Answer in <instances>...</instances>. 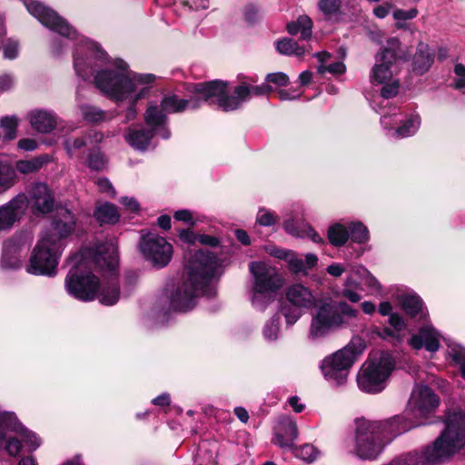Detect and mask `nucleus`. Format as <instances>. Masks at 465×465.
I'll return each instance as SVG.
<instances>
[{"instance_id": "28", "label": "nucleus", "mask_w": 465, "mask_h": 465, "mask_svg": "<svg viewBox=\"0 0 465 465\" xmlns=\"http://www.w3.org/2000/svg\"><path fill=\"white\" fill-rule=\"evenodd\" d=\"M317 57L320 64L317 67V72L320 74L329 73L333 76L343 74L346 72V65L341 61L327 64L331 54L328 52H319L313 54Z\"/></svg>"}, {"instance_id": "49", "label": "nucleus", "mask_w": 465, "mask_h": 465, "mask_svg": "<svg viewBox=\"0 0 465 465\" xmlns=\"http://www.w3.org/2000/svg\"><path fill=\"white\" fill-rule=\"evenodd\" d=\"M341 5V0H319L318 8L327 18L337 15Z\"/></svg>"}, {"instance_id": "38", "label": "nucleus", "mask_w": 465, "mask_h": 465, "mask_svg": "<svg viewBox=\"0 0 465 465\" xmlns=\"http://www.w3.org/2000/svg\"><path fill=\"white\" fill-rule=\"evenodd\" d=\"M84 164L92 171H103L105 169L107 161L104 154L99 148H93L85 159Z\"/></svg>"}, {"instance_id": "9", "label": "nucleus", "mask_w": 465, "mask_h": 465, "mask_svg": "<svg viewBox=\"0 0 465 465\" xmlns=\"http://www.w3.org/2000/svg\"><path fill=\"white\" fill-rule=\"evenodd\" d=\"M393 356L387 351L371 354L362 364L357 375L359 389L368 394L381 392L395 368Z\"/></svg>"}, {"instance_id": "3", "label": "nucleus", "mask_w": 465, "mask_h": 465, "mask_svg": "<svg viewBox=\"0 0 465 465\" xmlns=\"http://www.w3.org/2000/svg\"><path fill=\"white\" fill-rule=\"evenodd\" d=\"M220 267V260L213 252L198 250L190 253L183 279L171 289H164V295L156 308L157 315L165 316L170 312H185L195 307L200 296H215L216 288L213 280L221 274Z\"/></svg>"}, {"instance_id": "25", "label": "nucleus", "mask_w": 465, "mask_h": 465, "mask_svg": "<svg viewBox=\"0 0 465 465\" xmlns=\"http://www.w3.org/2000/svg\"><path fill=\"white\" fill-rule=\"evenodd\" d=\"M401 306L404 312L411 318L426 321L428 311L424 308L421 298L416 293H405L401 295Z\"/></svg>"}, {"instance_id": "47", "label": "nucleus", "mask_w": 465, "mask_h": 465, "mask_svg": "<svg viewBox=\"0 0 465 465\" xmlns=\"http://www.w3.org/2000/svg\"><path fill=\"white\" fill-rule=\"evenodd\" d=\"M279 222V216L275 212L266 209L264 207L259 208L256 215V223L263 227H270Z\"/></svg>"}, {"instance_id": "8", "label": "nucleus", "mask_w": 465, "mask_h": 465, "mask_svg": "<svg viewBox=\"0 0 465 465\" xmlns=\"http://www.w3.org/2000/svg\"><path fill=\"white\" fill-rule=\"evenodd\" d=\"M364 350L363 341L355 337L342 349L324 357L319 365L324 379L336 386L344 384L351 369Z\"/></svg>"}, {"instance_id": "46", "label": "nucleus", "mask_w": 465, "mask_h": 465, "mask_svg": "<svg viewBox=\"0 0 465 465\" xmlns=\"http://www.w3.org/2000/svg\"><path fill=\"white\" fill-rule=\"evenodd\" d=\"M302 309L288 302L282 304L281 313L284 316L287 325H293L302 317Z\"/></svg>"}, {"instance_id": "50", "label": "nucleus", "mask_w": 465, "mask_h": 465, "mask_svg": "<svg viewBox=\"0 0 465 465\" xmlns=\"http://www.w3.org/2000/svg\"><path fill=\"white\" fill-rule=\"evenodd\" d=\"M381 85L382 87L381 90V96L383 98L382 103L386 104H382L381 108H385L389 104V102L387 100L398 94L400 89V83L399 80L394 79Z\"/></svg>"}, {"instance_id": "2", "label": "nucleus", "mask_w": 465, "mask_h": 465, "mask_svg": "<svg viewBox=\"0 0 465 465\" xmlns=\"http://www.w3.org/2000/svg\"><path fill=\"white\" fill-rule=\"evenodd\" d=\"M67 262L71 268L64 286L71 296L85 302L97 297L106 306L118 302L119 256L114 239L84 247L73 254Z\"/></svg>"}, {"instance_id": "45", "label": "nucleus", "mask_w": 465, "mask_h": 465, "mask_svg": "<svg viewBox=\"0 0 465 465\" xmlns=\"http://www.w3.org/2000/svg\"><path fill=\"white\" fill-rule=\"evenodd\" d=\"M21 432V441L24 446L28 448L29 451H35L36 449H38L41 444L42 440L39 439L35 433L33 431L28 430L27 429L24 428L22 425L19 427L18 430Z\"/></svg>"}, {"instance_id": "55", "label": "nucleus", "mask_w": 465, "mask_h": 465, "mask_svg": "<svg viewBox=\"0 0 465 465\" xmlns=\"http://www.w3.org/2000/svg\"><path fill=\"white\" fill-rule=\"evenodd\" d=\"M454 73L457 75V79L454 81V87L457 90L465 89V65L462 64H457L454 67Z\"/></svg>"}, {"instance_id": "6", "label": "nucleus", "mask_w": 465, "mask_h": 465, "mask_svg": "<svg viewBox=\"0 0 465 465\" xmlns=\"http://www.w3.org/2000/svg\"><path fill=\"white\" fill-rule=\"evenodd\" d=\"M354 425L352 434L343 443L345 452L361 461L377 460L386 447L378 427L364 418L356 419Z\"/></svg>"}, {"instance_id": "39", "label": "nucleus", "mask_w": 465, "mask_h": 465, "mask_svg": "<svg viewBox=\"0 0 465 465\" xmlns=\"http://www.w3.org/2000/svg\"><path fill=\"white\" fill-rule=\"evenodd\" d=\"M288 450H290L295 457L306 462L314 461L319 455L318 450L309 443L303 444L300 447L293 444V446L290 447Z\"/></svg>"}, {"instance_id": "16", "label": "nucleus", "mask_w": 465, "mask_h": 465, "mask_svg": "<svg viewBox=\"0 0 465 465\" xmlns=\"http://www.w3.org/2000/svg\"><path fill=\"white\" fill-rule=\"evenodd\" d=\"M372 424L378 427V432L385 440L387 446L396 437L422 425L423 422L416 420L406 410L401 415H395L383 420H372Z\"/></svg>"}, {"instance_id": "7", "label": "nucleus", "mask_w": 465, "mask_h": 465, "mask_svg": "<svg viewBox=\"0 0 465 465\" xmlns=\"http://www.w3.org/2000/svg\"><path fill=\"white\" fill-rule=\"evenodd\" d=\"M249 270L252 277V305L257 311L264 312L275 301L283 279L274 267L264 262H251Z\"/></svg>"}, {"instance_id": "36", "label": "nucleus", "mask_w": 465, "mask_h": 465, "mask_svg": "<svg viewBox=\"0 0 465 465\" xmlns=\"http://www.w3.org/2000/svg\"><path fill=\"white\" fill-rule=\"evenodd\" d=\"M16 180L15 169L6 162H0V194L12 188Z\"/></svg>"}, {"instance_id": "41", "label": "nucleus", "mask_w": 465, "mask_h": 465, "mask_svg": "<svg viewBox=\"0 0 465 465\" xmlns=\"http://www.w3.org/2000/svg\"><path fill=\"white\" fill-rule=\"evenodd\" d=\"M349 238L357 243H364L368 242L369 231L367 227L361 222H351L348 225Z\"/></svg>"}, {"instance_id": "27", "label": "nucleus", "mask_w": 465, "mask_h": 465, "mask_svg": "<svg viewBox=\"0 0 465 465\" xmlns=\"http://www.w3.org/2000/svg\"><path fill=\"white\" fill-rule=\"evenodd\" d=\"M381 114L380 123L388 137L393 138V132L397 130L400 124L402 122V111L398 110L396 107L389 108L387 112L377 110Z\"/></svg>"}, {"instance_id": "32", "label": "nucleus", "mask_w": 465, "mask_h": 465, "mask_svg": "<svg viewBox=\"0 0 465 465\" xmlns=\"http://www.w3.org/2000/svg\"><path fill=\"white\" fill-rule=\"evenodd\" d=\"M52 159L48 154H42L31 160H19L15 163V170L23 174L35 173L50 163Z\"/></svg>"}, {"instance_id": "23", "label": "nucleus", "mask_w": 465, "mask_h": 465, "mask_svg": "<svg viewBox=\"0 0 465 465\" xmlns=\"http://www.w3.org/2000/svg\"><path fill=\"white\" fill-rule=\"evenodd\" d=\"M435 61V50L425 43H419L411 59V70L415 74L427 73Z\"/></svg>"}, {"instance_id": "61", "label": "nucleus", "mask_w": 465, "mask_h": 465, "mask_svg": "<svg viewBox=\"0 0 465 465\" xmlns=\"http://www.w3.org/2000/svg\"><path fill=\"white\" fill-rule=\"evenodd\" d=\"M303 238L307 237L315 243H323L324 241L322 236L309 224L302 223Z\"/></svg>"}, {"instance_id": "63", "label": "nucleus", "mask_w": 465, "mask_h": 465, "mask_svg": "<svg viewBox=\"0 0 465 465\" xmlns=\"http://www.w3.org/2000/svg\"><path fill=\"white\" fill-rule=\"evenodd\" d=\"M198 242L210 247H217L221 243L218 237L209 234H198Z\"/></svg>"}, {"instance_id": "24", "label": "nucleus", "mask_w": 465, "mask_h": 465, "mask_svg": "<svg viewBox=\"0 0 465 465\" xmlns=\"http://www.w3.org/2000/svg\"><path fill=\"white\" fill-rule=\"evenodd\" d=\"M29 120L32 127L35 131L48 134L55 128L58 117L53 111L41 109L31 112Z\"/></svg>"}, {"instance_id": "1", "label": "nucleus", "mask_w": 465, "mask_h": 465, "mask_svg": "<svg viewBox=\"0 0 465 465\" xmlns=\"http://www.w3.org/2000/svg\"><path fill=\"white\" fill-rule=\"evenodd\" d=\"M24 5L29 14L44 26L60 35V38L52 40L51 50L54 55H61L72 44L76 74L86 81L95 73L94 83L97 89L118 104L128 103L124 122L135 119L136 104L149 94L156 75L131 71L128 64L120 58L109 60L108 54L99 44L79 35L64 18L43 3L24 0Z\"/></svg>"}, {"instance_id": "20", "label": "nucleus", "mask_w": 465, "mask_h": 465, "mask_svg": "<svg viewBox=\"0 0 465 465\" xmlns=\"http://www.w3.org/2000/svg\"><path fill=\"white\" fill-rule=\"evenodd\" d=\"M273 432V443L287 450L293 446L294 441L299 436L296 420L288 415H282L278 418Z\"/></svg>"}, {"instance_id": "35", "label": "nucleus", "mask_w": 465, "mask_h": 465, "mask_svg": "<svg viewBox=\"0 0 465 465\" xmlns=\"http://www.w3.org/2000/svg\"><path fill=\"white\" fill-rule=\"evenodd\" d=\"M327 237L331 245L343 246L349 240L348 227L340 223H333L327 230Z\"/></svg>"}, {"instance_id": "64", "label": "nucleus", "mask_w": 465, "mask_h": 465, "mask_svg": "<svg viewBox=\"0 0 465 465\" xmlns=\"http://www.w3.org/2000/svg\"><path fill=\"white\" fill-rule=\"evenodd\" d=\"M120 203L132 213H136L140 209L139 203L134 197H122Z\"/></svg>"}, {"instance_id": "57", "label": "nucleus", "mask_w": 465, "mask_h": 465, "mask_svg": "<svg viewBox=\"0 0 465 465\" xmlns=\"http://www.w3.org/2000/svg\"><path fill=\"white\" fill-rule=\"evenodd\" d=\"M287 262L289 269L294 273H299L305 271L304 262L301 258H298L293 252H292L287 259Z\"/></svg>"}, {"instance_id": "52", "label": "nucleus", "mask_w": 465, "mask_h": 465, "mask_svg": "<svg viewBox=\"0 0 465 465\" xmlns=\"http://www.w3.org/2000/svg\"><path fill=\"white\" fill-rule=\"evenodd\" d=\"M283 229L284 231L292 236L303 238L304 233L302 232V224H298V223L292 219H286L283 222Z\"/></svg>"}, {"instance_id": "54", "label": "nucleus", "mask_w": 465, "mask_h": 465, "mask_svg": "<svg viewBox=\"0 0 465 465\" xmlns=\"http://www.w3.org/2000/svg\"><path fill=\"white\" fill-rule=\"evenodd\" d=\"M173 218L176 221L183 222L192 226L197 223V220L194 219L193 212L188 209H181L174 212Z\"/></svg>"}, {"instance_id": "53", "label": "nucleus", "mask_w": 465, "mask_h": 465, "mask_svg": "<svg viewBox=\"0 0 465 465\" xmlns=\"http://www.w3.org/2000/svg\"><path fill=\"white\" fill-rule=\"evenodd\" d=\"M22 447V441L15 438H5V443L3 444L2 450L5 449L6 452L11 456H15L19 453Z\"/></svg>"}, {"instance_id": "37", "label": "nucleus", "mask_w": 465, "mask_h": 465, "mask_svg": "<svg viewBox=\"0 0 465 465\" xmlns=\"http://www.w3.org/2000/svg\"><path fill=\"white\" fill-rule=\"evenodd\" d=\"M280 323L281 317L279 314H274L264 323L262 336L266 341L273 342L280 338Z\"/></svg>"}, {"instance_id": "15", "label": "nucleus", "mask_w": 465, "mask_h": 465, "mask_svg": "<svg viewBox=\"0 0 465 465\" xmlns=\"http://www.w3.org/2000/svg\"><path fill=\"white\" fill-rule=\"evenodd\" d=\"M440 404L439 396L431 388L423 384H416L411 391L407 411L416 420L433 412Z\"/></svg>"}, {"instance_id": "5", "label": "nucleus", "mask_w": 465, "mask_h": 465, "mask_svg": "<svg viewBox=\"0 0 465 465\" xmlns=\"http://www.w3.org/2000/svg\"><path fill=\"white\" fill-rule=\"evenodd\" d=\"M286 300L296 307H314L307 338L312 343L322 342L335 331L346 328L359 312L345 302L331 298L316 300L312 291L302 284H293L286 290Z\"/></svg>"}, {"instance_id": "29", "label": "nucleus", "mask_w": 465, "mask_h": 465, "mask_svg": "<svg viewBox=\"0 0 465 465\" xmlns=\"http://www.w3.org/2000/svg\"><path fill=\"white\" fill-rule=\"evenodd\" d=\"M21 423L19 422L15 413L5 410L0 405V450L5 443L6 434L9 431L18 430Z\"/></svg>"}, {"instance_id": "33", "label": "nucleus", "mask_w": 465, "mask_h": 465, "mask_svg": "<svg viewBox=\"0 0 465 465\" xmlns=\"http://www.w3.org/2000/svg\"><path fill=\"white\" fill-rule=\"evenodd\" d=\"M94 215L99 223L108 224L116 223L120 218L116 206L111 203H105L97 206Z\"/></svg>"}, {"instance_id": "56", "label": "nucleus", "mask_w": 465, "mask_h": 465, "mask_svg": "<svg viewBox=\"0 0 465 465\" xmlns=\"http://www.w3.org/2000/svg\"><path fill=\"white\" fill-rule=\"evenodd\" d=\"M179 239L182 242L188 245H194L198 242V234L191 229H182L178 232Z\"/></svg>"}, {"instance_id": "31", "label": "nucleus", "mask_w": 465, "mask_h": 465, "mask_svg": "<svg viewBox=\"0 0 465 465\" xmlns=\"http://www.w3.org/2000/svg\"><path fill=\"white\" fill-rule=\"evenodd\" d=\"M286 29L290 35H296L300 34L301 40L308 41L312 35V21L307 15H301L296 21L289 23Z\"/></svg>"}, {"instance_id": "4", "label": "nucleus", "mask_w": 465, "mask_h": 465, "mask_svg": "<svg viewBox=\"0 0 465 465\" xmlns=\"http://www.w3.org/2000/svg\"><path fill=\"white\" fill-rule=\"evenodd\" d=\"M255 77H243L240 83L229 88L228 83L222 80H213L190 84L188 91L193 94L189 99L179 98L176 94L165 95L160 105H156L166 116L168 114H176L185 109L195 110L203 103L217 104L223 112H232L240 109L253 96H262L272 91L267 84H254Z\"/></svg>"}, {"instance_id": "19", "label": "nucleus", "mask_w": 465, "mask_h": 465, "mask_svg": "<svg viewBox=\"0 0 465 465\" xmlns=\"http://www.w3.org/2000/svg\"><path fill=\"white\" fill-rule=\"evenodd\" d=\"M441 333L429 322H424L418 331L412 334L408 343L415 350L425 349L430 353H435L440 350Z\"/></svg>"}, {"instance_id": "62", "label": "nucleus", "mask_w": 465, "mask_h": 465, "mask_svg": "<svg viewBox=\"0 0 465 465\" xmlns=\"http://www.w3.org/2000/svg\"><path fill=\"white\" fill-rule=\"evenodd\" d=\"M15 84V77L11 74L0 75V93L9 91Z\"/></svg>"}, {"instance_id": "44", "label": "nucleus", "mask_w": 465, "mask_h": 465, "mask_svg": "<svg viewBox=\"0 0 465 465\" xmlns=\"http://www.w3.org/2000/svg\"><path fill=\"white\" fill-rule=\"evenodd\" d=\"M360 288V283L348 276L344 282V288L341 290V295L351 302H358L361 299V295L356 292Z\"/></svg>"}, {"instance_id": "30", "label": "nucleus", "mask_w": 465, "mask_h": 465, "mask_svg": "<svg viewBox=\"0 0 465 465\" xmlns=\"http://www.w3.org/2000/svg\"><path fill=\"white\" fill-rule=\"evenodd\" d=\"M276 49L280 54L284 55H295L297 57H302L308 53L312 47L308 43L301 45L293 39L283 38L277 41Z\"/></svg>"}, {"instance_id": "59", "label": "nucleus", "mask_w": 465, "mask_h": 465, "mask_svg": "<svg viewBox=\"0 0 465 465\" xmlns=\"http://www.w3.org/2000/svg\"><path fill=\"white\" fill-rule=\"evenodd\" d=\"M388 322L395 332H401L406 329V323L403 318L397 312L389 317Z\"/></svg>"}, {"instance_id": "43", "label": "nucleus", "mask_w": 465, "mask_h": 465, "mask_svg": "<svg viewBox=\"0 0 465 465\" xmlns=\"http://www.w3.org/2000/svg\"><path fill=\"white\" fill-rule=\"evenodd\" d=\"M18 120L15 116H4L0 120V128L4 131V140L11 141L16 136Z\"/></svg>"}, {"instance_id": "42", "label": "nucleus", "mask_w": 465, "mask_h": 465, "mask_svg": "<svg viewBox=\"0 0 465 465\" xmlns=\"http://www.w3.org/2000/svg\"><path fill=\"white\" fill-rule=\"evenodd\" d=\"M449 358L460 369L461 377L465 380V348L460 344H453L448 348Z\"/></svg>"}, {"instance_id": "34", "label": "nucleus", "mask_w": 465, "mask_h": 465, "mask_svg": "<svg viewBox=\"0 0 465 465\" xmlns=\"http://www.w3.org/2000/svg\"><path fill=\"white\" fill-rule=\"evenodd\" d=\"M84 121L89 124H100L106 119V112L101 108L84 103H79L77 105Z\"/></svg>"}, {"instance_id": "48", "label": "nucleus", "mask_w": 465, "mask_h": 465, "mask_svg": "<svg viewBox=\"0 0 465 465\" xmlns=\"http://www.w3.org/2000/svg\"><path fill=\"white\" fill-rule=\"evenodd\" d=\"M357 273L362 279L363 283L372 292H380L381 291V284L366 268L361 266L358 268Z\"/></svg>"}, {"instance_id": "58", "label": "nucleus", "mask_w": 465, "mask_h": 465, "mask_svg": "<svg viewBox=\"0 0 465 465\" xmlns=\"http://www.w3.org/2000/svg\"><path fill=\"white\" fill-rule=\"evenodd\" d=\"M266 81L279 86H285L289 82V77L282 72L271 73L266 75Z\"/></svg>"}, {"instance_id": "22", "label": "nucleus", "mask_w": 465, "mask_h": 465, "mask_svg": "<svg viewBox=\"0 0 465 465\" xmlns=\"http://www.w3.org/2000/svg\"><path fill=\"white\" fill-rule=\"evenodd\" d=\"M23 242L20 238H12L4 242L0 268L3 271H16L21 268V251Z\"/></svg>"}, {"instance_id": "40", "label": "nucleus", "mask_w": 465, "mask_h": 465, "mask_svg": "<svg viewBox=\"0 0 465 465\" xmlns=\"http://www.w3.org/2000/svg\"><path fill=\"white\" fill-rule=\"evenodd\" d=\"M3 57L6 60H15L20 54V41L15 37L3 38L0 40Z\"/></svg>"}, {"instance_id": "10", "label": "nucleus", "mask_w": 465, "mask_h": 465, "mask_svg": "<svg viewBox=\"0 0 465 465\" xmlns=\"http://www.w3.org/2000/svg\"><path fill=\"white\" fill-rule=\"evenodd\" d=\"M145 129L128 128L124 133L126 143L134 149L144 152L149 149L152 139L159 137L163 140L170 139L172 133L168 124V118L156 104H150L143 115Z\"/></svg>"}, {"instance_id": "11", "label": "nucleus", "mask_w": 465, "mask_h": 465, "mask_svg": "<svg viewBox=\"0 0 465 465\" xmlns=\"http://www.w3.org/2000/svg\"><path fill=\"white\" fill-rule=\"evenodd\" d=\"M408 52L401 46L397 37H391L381 52L376 54V63L370 74V81L373 85H380L393 79L391 66L399 60H407Z\"/></svg>"}, {"instance_id": "60", "label": "nucleus", "mask_w": 465, "mask_h": 465, "mask_svg": "<svg viewBox=\"0 0 465 465\" xmlns=\"http://www.w3.org/2000/svg\"><path fill=\"white\" fill-rule=\"evenodd\" d=\"M96 183L101 192L107 193L112 198L116 196V191L112 183L107 178H99Z\"/></svg>"}, {"instance_id": "12", "label": "nucleus", "mask_w": 465, "mask_h": 465, "mask_svg": "<svg viewBox=\"0 0 465 465\" xmlns=\"http://www.w3.org/2000/svg\"><path fill=\"white\" fill-rule=\"evenodd\" d=\"M62 252L63 249L54 248L41 237L31 252L25 272L35 276H55Z\"/></svg>"}, {"instance_id": "51", "label": "nucleus", "mask_w": 465, "mask_h": 465, "mask_svg": "<svg viewBox=\"0 0 465 465\" xmlns=\"http://www.w3.org/2000/svg\"><path fill=\"white\" fill-rule=\"evenodd\" d=\"M393 18L397 21L396 25L398 28H403L402 22L411 20L418 15V10L411 8L409 10L396 9L392 13Z\"/></svg>"}, {"instance_id": "14", "label": "nucleus", "mask_w": 465, "mask_h": 465, "mask_svg": "<svg viewBox=\"0 0 465 465\" xmlns=\"http://www.w3.org/2000/svg\"><path fill=\"white\" fill-rule=\"evenodd\" d=\"M76 218L68 209H59L52 219L50 226L45 231L42 238L49 242L54 248L64 249L66 240L74 232Z\"/></svg>"}, {"instance_id": "21", "label": "nucleus", "mask_w": 465, "mask_h": 465, "mask_svg": "<svg viewBox=\"0 0 465 465\" xmlns=\"http://www.w3.org/2000/svg\"><path fill=\"white\" fill-rule=\"evenodd\" d=\"M103 134L94 130L85 132L80 136H73L64 140V148L71 159L82 160L84 153L91 150L94 142L99 143Z\"/></svg>"}, {"instance_id": "13", "label": "nucleus", "mask_w": 465, "mask_h": 465, "mask_svg": "<svg viewBox=\"0 0 465 465\" xmlns=\"http://www.w3.org/2000/svg\"><path fill=\"white\" fill-rule=\"evenodd\" d=\"M139 249L144 260L157 269L165 267L173 253V245L164 237L153 232L141 236Z\"/></svg>"}, {"instance_id": "26", "label": "nucleus", "mask_w": 465, "mask_h": 465, "mask_svg": "<svg viewBox=\"0 0 465 465\" xmlns=\"http://www.w3.org/2000/svg\"><path fill=\"white\" fill-rule=\"evenodd\" d=\"M402 122L393 132L394 139H402L414 135L420 126V116L416 112L402 113Z\"/></svg>"}, {"instance_id": "17", "label": "nucleus", "mask_w": 465, "mask_h": 465, "mask_svg": "<svg viewBox=\"0 0 465 465\" xmlns=\"http://www.w3.org/2000/svg\"><path fill=\"white\" fill-rule=\"evenodd\" d=\"M28 198L24 193H18L8 203L0 206V232L10 230L19 222L28 209Z\"/></svg>"}, {"instance_id": "18", "label": "nucleus", "mask_w": 465, "mask_h": 465, "mask_svg": "<svg viewBox=\"0 0 465 465\" xmlns=\"http://www.w3.org/2000/svg\"><path fill=\"white\" fill-rule=\"evenodd\" d=\"M28 208L30 207L35 215L46 214L53 211L54 198L46 183H32L28 189Z\"/></svg>"}]
</instances>
